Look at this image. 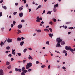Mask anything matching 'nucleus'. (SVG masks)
I'll return each mask as SVG.
<instances>
[{"mask_svg":"<svg viewBox=\"0 0 75 75\" xmlns=\"http://www.w3.org/2000/svg\"><path fill=\"white\" fill-rule=\"evenodd\" d=\"M27 48H25V49H24L23 51V52H24V53H25L26 51H27Z\"/></svg>","mask_w":75,"mask_h":75,"instance_id":"cd10ccee","label":"nucleus"},{"mask_svg":"<svg viewBox=\"0 0 75 75\" xmlns=\"http://www.w3.org/2000/svg\"><path fill=\"white\" fill-rule=\"evenodd\" d=\"M23 6H21L19 8V11H21L22 10H23Z\"/></svg>","mask_w":75,"mask_h":75,"instance_id":"ddd939ff","label":"nucleus"},{"mask_svg":"<svg viewBox=\"0 0 75 75\" xmlns=\"http://www.w3.org/2000/svg\"><path fill=\"white\" fill-rule=\"evenodd\" d=\"M21 38L22 40H24L25 39V38H24L23 37H21Z\"/></svg>","mask_w":75,"mask_h":75,"instance_id":"49530a36","label":"nucleus"},{"mask_svg":"<svg viewBox=\"0 0 75 75\" xmlns=\"http://www.w3.org/2000/svg\"><path fill=\"white\" fill-rule=\"evenodd\" d=\"M2 16V12H1L0 13V17H1Z\"/></svg>","mask_w":75,"mask_h":75,"instance_id":"864d4df0","label":"nucleus"},{"mask_svg":"<svg viewBox=\"0 0 75 75\" xmlns=\"http://www.w3.org/2000/svg\"><path fill=\"white\" fill-rule=\"evenodd\" d=\"M41 6L39 5V6H38V8L36 9V10H38V8H41Z\"/></svg>","mask_w":75,"mask_h":75,"instance_id":"412c9836","label":"nucleus"},{"mask_svg":"<svg viewBox=\"0 0 75 75\" xmlns=\"http://www.w3.org/2000/svg\"><path fill=\"white\" fill-rule=\"evenodd\" d=\"M4 45H3V42H1V44H0V45L1 46V47L3 46Z\"/></svg>","mask_w":75,"mask_h":75,"instance_id":"aec40b11","label":"nucleus"},{"mask_svg":"<svg viewBox=\"0 0 75 75\" xmlns=\"http://www.w3.org/2000/svg\"><path fill=\"white\" fill-rule=\"evenodd\" d=\"M21 22L22 23H24V22H25V21L24 20H22L21 21Z\"/></svg>","mask_w":75,"mask_h":75,"instance_id":"c9c22d12","label":"nucleus"},{"mask_svg":"<svg viewBox=\"0 0 75 75\" xmlns=\"http://www.w3.org/2000/svg\"><path fill=\"white\" fill-rule=\"evenodd\" d=\"M36 64H40V62L38 61H37L36 62Z\"/></svg>","mask_w":75,"mask_h":75,"instance_id":"c03bdc74","label":"nucleus"},{"mask_svg":"<svg viewBox=\"0 0 75 75\" xmlns=\"http://www.w3.org/2000/svg\"><path fill=\"white\" fill-rule=\"evenodd\" d=\"M49 35L50 37H51V38H52V36H53V33H52V34L50 33Z\"/></svg>","mask_w":75,"mask_h":75,"instance_id":"4468645a","label":"nucleus"},{"mask_svg":"<svg viewBox=\"0 0 75 75\" xmlns=\"http://www.w3.org/2000/svg\"><path fill=\"white\" fill-rule=\"evenodd\" d=\"M18 55V56H21V53H17Z\"/></svg>","mask_w":75,"mask_h":75,"instance_id":"e433bc0d","label":"nucleus"},{"mask_svg":"<svg viewBox=\"0 0 75 75\" xmlns=\"http://www.w3.org/2000/svg\"><path fill=\"white\" fill-rule=\"evenodd\" d=\"M24 42L22 41L20 43V45L21 46H23V44H24Z\"/></svg>","mask_w":75,"mask_h":75,"instance_id":"9b49d317","label":"nucleus"},{"mask_svg":"<svg viewBox=\"0 0 75 75\" xmlns=\"http://www.w3.org/2000/svg\"><path fill=\"white\" fill-rule=\"evenodd\" d=\"M4 72H3V70L1 69L0 70V75H4Z\"/></svg>","mask_w":75,"mask_h":75,"instance_id":"20e7f679","label":"nucleus"},{"mask_svg":"<svg viewBox=\"0 0 75 75\" xmlns=\"http://www.w3.org/2000/svg\"><path fill=\"white\" fill-rule=\"evenodd\" d=\"M50 24H51V25H52L53 23L52 21H50L49 23Z\"/></svg>","mask_w":75,"mask_h":75,"instance_id":"37998d69","label":"nucleus"},{"mask_svg":"<svg viewBox=\"0 0 75 75\" xmlns=\"http://www.w3.org/2000/svg\"><path fill=\"white\" fill-rule=\"evenodd\" d=\"M19 16L20 17H22L23 16V13H19Z\"/></svg>","mask_w":75,"mask_h":75,"instance_id":"0eeeda50","label":"nucleus"},{"mask_svg":"<svg viewBox=\"0 0 75 75\" xmlns=\"http://www.w3.org/2000/svg\"><path fill=\"white\" fill-rule=\"evenodd\" d=\"M3 2V0L0 1V3H2V2Z\"/></svg>","mask_w":75,"mask_h":75,"instance_id":"338daca9","label":"nucleus"},{"mask_svg":"<svg viewBox=\"0 0 75 75\" xmlns=\"http://www.w3.org/2000/svg\"><path fill=\"white\" fill-rule=\"evenodd\" d=\"M13 26H14V24H11V28H13Z\"/></svg>","mask_w":75,"mask_h":75,"instance_id":"4c0bfd02","label":"nucleus"},{"mask_svg":"<svg viewBox=\"0 0 75 75\" xmlns=\"http://www.w3.org/2000/svg\"><path fill=\"white\" fill-rule=\"evenodd\" d=\"M6 64L7 65H10V62L8 61L6 62Z\"/></svg>","mask_w":75,"mask_h":75,"instance_id":"b1692460","label":"nucleus"},{"mask_svg":"<svg viewBox=\"0 0 75 75\" xmlns=\"http://www.w3.org/2000/svg\"><path fill=\"white\" fill-rule=\"evenodd\" d=\"M23 1H24V4H25V3H26V0H24Z\"/></svg>","mask_w":75,"mask_h":75,"instance_id":"052dcab7","label":"nucleus"},{"mask_svg":"<svg viewBox=\"0 0 75 75\" xmlns=\"http://www.w3.org/2000/svg\"><path fill=\"white\" fill-rule=\"evenodd\" d=\"M62 69H66V68H65V67H63Z\"/></svg>","mask_w":75,"mask_h":75,"instance_id":"3c124183","label":"nucleus"},{"mask_svg":"<svg viewBox=\"0 0 75 75\" xmlns=\"http://www.w3.org/2000/svg\"><path fill=\"white\" fill-rule=\"evenodd\" d=\"M23 26V25L21 24H20L18 26V28L20 29V28H22V27Z\"/></svg>","mask_w":75,"mask_h":75,"instance_id":"6e6552de","label":"nucleus"},{"mask_svg":"<svg viewBox=\"0 0 75 75\" xmlns=\"http://www.w3.org/2000/svg\"><path fill=\"white\" fill-rule=\"evenodd\" d=\"M70 50L71 52H73V51H74V49L72 48L71 49V48H70Z\"/></svg>","mask_w":75,"mask_h":75,"instance_id":"f704fd0d","label":"nucleus"},{"mask_svg":"<svg viewBox=\"0 0 75 75\" xmlns=\"http://www.w3.org/2000/svg\"><path fill=\"white\" fill-rule=\"evenodd\" d=\"M32 65L33 64H32V63L30 62H29L27 64V65H28L29 67V68H30V67H31V66H32Z\"/></svg>","mask_w":75,"mask_h":75,"instance_id":"423d86ee","label":"nucleus"},{"mask_svg":"<svg viewBox=\"0 0 75 75\" xmlns=\"http://www.w3.org/2000/svg\"><path fill=\"white\" fill-rule=\"evenodd\" d=\"M65 42L64 41H62V42L61 43V45H64L65 44Z\"/></svg>","mask_w":75,"mask_h":75,"instance_id":"dca6fc26","label":"nucleus"},{"mask_svg":"<svg viewBox=\"0 0 75 75\" xmlns=\"http://www.w3.org/2000/svg\"><path fill=\"white\" fill-rule=\"evenodd\" d=\"M35 31L37 32V33H41V30L40 29H36Z\"/></svg>","mask_w":75,"mask_h":75,"instance_id":"1a4fd4ad","label":"nucleus"},{"mask_svg":"<svg viewBox=\"0 0 75 75\" xmlns=\"http://www.w3.org/2000/svg\"><path fill=\"white\" fill-rule=\"evenodd\" d=\"M51 68V66L50 65H49L48 66V69H50Z\"/></svg>","mask_w":75,"mask_h":75,"instance_id":"5fc2aeb1","label":"nucleus"},{"mask_svg":"<svg viewBox=\"0 0 75 75\" xmlns=\"http://www.w3.org/2000/svg\"><path fill=\"white\" fill-rule=\"evenodd\" d=\"M60 67H61V66L58 65L57 66V68H58V69L60 68Z\"/></svg>","mask_w":75,"mask_h":75,"instance_id":"0e129e2a","label":"nucleus"},{"mask_svg":"<svg viewBox=\"0 0 75 75\" xmlns=\"http://www.w3.org/2000/svg\"><path fill=\"white\" fill-rule=\"evenodd\" d=\"M11 61H14V59H13V58H12L11 59Z\"/></svg>","mask_w":75,"mask_h":75,"instance_id":"680f3d73","label":"nucleus"},{"mask_svg":"<svg viewBox=\"0 0 75 75\" xmlns=\"http://www.w3.org/2000/svg\"><path fill=\"white\" fill-rule=\"evenodd\" d=\"M13 24H14V25H15L16 24V22L14 21H13Z\"/></svg>","mask_w":75,"mask_h":75,"instance_id":"a18cd8bd","label":"nucleus"},{"mask_svg":"<svg viewBox=\"0 0 75 75\" xmlns=\"http://www.w3.org/2000/svg\"><path fill=\"white\" fill-rule=\"evenodd\" d=\"M73 27H70L69 28V29H70V30H72L73 29Z\"/></svg>","mask_w":75,"mask_h":75,"instance_id":"a19ab883","label":"nucleus"},{"mask_svg":"<svg viewBox=\"0 0 75 75\" xmlns=\"http://www.w3.org/2000/svg\"><path fill=\"white\" fill-rule=\"evenodd\" d=\"M29 68H30V67H29V66H28L27 64L26 66V69H29Z\"/></svg>","mask_w":75,"mask_h":75,"instance_id":"a878e982","label":"nucleus"},{"mask_svg":"<svg viewBox=\"0 0 75 75\" xmlns=\"http://www.w3.org/2000/svg\"><path fill=\"white\" fill-rule=\"evenodd\" d=\"M49 30L50 31V32H52V28H49Z\"/></svg>","mask_w":75,"mask_h":75,"instance_id":"473e14b6","label":"nucleus"},{"mask_svg":"<svg viewBox=\"0 0 75 75\" xmlns=\"http://www.w3.org/2000/svg\"><path fill=\"white\" fill-rule=\"evenodd\" d=\"M24 73H25L26 72H28V71L27 70H24L23 71Z\"/></svg>","mask_w":75,"mask_h":75,"instance_id":"bb28decb","label":"nucleus"},{"mask_svg":"<svg viewBox=\"0 0 75 75\" xmlns=\"http://www.w3.org/2000/svg\"><path fill=\"white\" fill-rule=\"evenodd\" d=\"M46 44H47V45H49L50 42H49V41H47L46 42Z\"/></svg>","mask_w":75,"mask_h":75,"instance_id":"4be33fe9","label":"nucleus"},{"mask_svg":"<svg viewBox=\"0 0 75 75\" xmlns=\"http://www.w3.org/2000/svg\"><path fill=\"white\" fill-rule=\"evenodd\" d=\"M70 23H71V22H67L66 23V24H70Z\"/></svg>","mask_w":75,"mask_h":75,"instance_id":"774afa93","label":"nucleus"},{"mask_svg":"<svg viewBox=\"0 0 75 75\" xmlns=\"http://www.w3.org/2000/svg\"><path fill=\"white\" fill-rule=\"evenodd\" d=\"M21 75H25V73L23 71L21 73Z\"/></svg>","mask_w":75,"mask_h":75,"instance_id":"58836bf2","label":"nucleus"},{"mask_svg":"<svg viewBox=\"0 0 75 75\" xmlns=\"http://www.w3.org/2000/svg\"><path fill=\"white\" fill-rule=\"evenodd\" d=\"M17 31H18V33H17L18 34H19L20 33H21V31L19 29Z\"/></svg>","mask_w":75,"mask_h":75,"instance_id":"f8f14e48","label":"nucleus"},{"mask_svg":"<svg viewBox=\"0 0 75 75\" xmlns=\"http://www.w3.org/2000/svg\"><path fill=\"white\" fill-rule=\"evenodd\" d=\"M44 30L45 31L49 32V30L47 28L45 29H44Z\"/></svg>","mask_w":75,"mask_h":75,"instance_id":"6ab92c4d","label":"nucleus"},{"mask_svg":"<svg viewBox=\"0 0 75 75\" xmlns=\"http://www.w3.org/2000/svg\"><path fill=\"white\" fill-rule=\"evenodd\" d=\"M45 67H46V66L44 65H42L41 66V68H45Z\"/></svg>","mask_w":75,"mask_h":75,"instance_id":"7c9ffc66","label":"nucleus"},{"mask_svg":"<svg viewBox=\"0 0 75 75\" xmlns=\"http://www.w3.org/2000/svg\"><path fill=\"white\" fill-rule=\"evenodd\" d=\"M24 69H25V67H23L22 68V71H24Z\"/></svg>","mask_w":75,"mask_h":75,"instance_id":"c85d7f7f","label":"nucleus"},{"mask_svg":"<svg viewBox=\"0 0 75 75\" xmlns=\"http://www.w3.org/2000/svg\"><path fill=\"white\" fill-rule=\"evenodd\" d=\"M12 52H14L15 51V49H14L13 50V49H12Z\"/></svg>","mask_w":75,"mask_h":75,"instance_id":"4d7b16f0","label":"nucleus"},{"mask_svg":"<svg viewBox=\"0 0 75 75\" xmlns=\"http://www.w3.org/2000/svg\"><path fill=\"white\" fill-rule=\"evenodd\" d=\"M32 71V69H29L28 70V72H30V71Z\"/></svg>","mask_w":75,"mask_h":75,"instance_id":"ea45409f","label":"nucleus"},{"mask_svg":"<svg viewBox=\"0 0 75 75\" xmlns=\"http://www.w3.org/2000/svg\"><path fill=\"white\" fill-rule=\"evenodd\" d=\"M71 48V47L70 46L68 47L67 46H66L65 47V49H66V50H69V51L70 50Z\"/></svg>","mask_w":75,"mask_h":75,"instance_id":"7ed1b4c3","label":"nucleus"},{"mask_svg":"<svg viewBox=\"0 0 75 75\" xmlns=\"http://www.w3.org/2000/svg\"><path fill=\"white\" fill-rule=\"evenodd\" d=\"M12 54L13 55H15L16 54V52H12Z\"/></svg>","mask_w":75,"mask_h":75,"instance_id":"8fccbe9b","label":"nucleus"},{"mask_svg":"<svg viewBox=\"0 0 75 75\" xmlns=\"http://www.w3.org/2000/svg\"><path fill=\"white\" fill-rule=\"evenodd\" d=\"M28 59H31L32 60V59H33V57L31 56H29L28 57Z\"/></svg>","mask_w":75,"mask_h":75,"instance_id":"a211bd4d","label":"nucleus"},{"mask_svg":"<svg viewBox=\"0 0 75 75\" xmlns=\"http://www.w3.org/2000/svg\"><path fill=\"white\" fill-rule=\"evenodd\" d=\"M11 65H9V66H8L7 68L8 69H11Z\"/></svg>","mask_w":75,"mask_h":75,"instance_id":"f3484780","label":"nucleus"},{"mask_svg":"<svg viewBox=\"0 0 75 75\" xmlns=\"http://www.w3.org/2000/svg\"><path fill=\"white\" fill-rule=\"evenodd\" d=\"M27 61V60H24L23 61V63L24 64H25V62Z\"/></svg>","mask_w":75,"mask_h":75,"instance_id":"393cba45","label":"nucleus"},{"mask_svg":"<svg viewBox=\"0 0 75 75\" xmlns=\"http://www.w3.org/2000/svg\"><path fill=\"white\" fill-rule=\"evenodd\" d=\"M62 41V39H61L60 38H57L56 39V42H57V43L56 45V47H60L61 48L62 46L60 45V42Z\"/></svg>","mask_w":75,"mask_h":75,"instance_id":"f257e3e1","label":"nucleus"},{"mask_svg":"<svg viewBox=\"0 0 75 75\" xmlns=\"http://www.w3.org/2000/svg\"><path fill=\"white\" fill-rule=\"evenodd\" d=\"M6 50H9L10 49V47L8 46L6 47Z\"/></svg>","mask_w":75,"mask_h":75,"instance_id":"79ce46f5","label":"nucleus"},{"mask_svg":"<svg viewBox=\"0 0 75 75\" xmlns=\"http://www.w3.org/2000/svg\"><path fill=\"white\" fill-rule=\"evenodd\" d=\"M28 10H29V12H30L31 11V10L30 8H28Z\"/></svg>","mask_w":75,"mask_h":75,"instance_id":"bf43d9fd","label":"nucleus"},{"mask_svg":"<svg viewBox=\"0 0 75 75\" xmlns=\"http://www.w3.org/2000/svg\"><path fill=\"white\" fill-rule=\"evenodd\" d=\"M54 8L53 9V11H54V12H56L57 11V10L56 9V8Z\"/></svg>","mask_w":75,"mask_h":75,"instance_id":"2eb2a0df","label":"nucleus"},{"mask_svg":"<svg viewBox=\"0 0 75 75\" xmlns=\"http://www.w3.org/2000/svg\"><path fill=\"white\" fill-rule=\"evenodd\" d=\"M28 50H30V51H31V50H32V49L31 48H29Z\"/></svg>","mask_w":75,"mask_h":75,"instance_id":"69168bd1","label":"nucleus"},{"mask_svg":"<svg viewBox=\"0 0 75 75\" xmlns=\"http://www.w3.org/2000/svg\"><path fill=\"white\" fill-rule=\"evenodd\" d=\"M11 56H12V55L11 54H9L8 55V57H11Z\"/></svg>","mask_w":75,"mask_h":75,"instance_id":"13d9d810","label":"nucleus"},{"mask_svg":"<svg viewBox=\"0 0 75 75\" xmlns=\"http://www.w3.org/2000/svg\"><path fill=\"white\" fill-rule=\"evenodd\" d=\"M51 12L50 11H49L47 13V14H50V15H51Z\"/></svg>","mask_w":75,"mask_h":75,"instance_id":"72a5a7b5","label":"nucleus"},{"mask_svg":"<svg viewBox=\"0 0 75 75\" xmlns=\"http://www.w3.org/2000/svg\"><path fill=\"white\" fill-rule=\"evenodd\" d=\"M18 71H19V72H21V69H18Z\"/></svg>","mask_w":75,"mask_h":75,"instance_id":"603ef678","label":"nucleus"},{"mask_svg":"<svg viewBox=\"0 0 75 75\" xmlns=\"http://www.w3.org/2000/svg\"><path fill=\"white\" fill-rule=\"evenodd\" d=\"M56 7H58V4H55L54 6V8H56Z\"/></svg>","mask_w":75,"mask_h":75,"instance_id":"9d476101","label":"nucleus"},{"mask_svg":"<svg viewBox=\"0 0 75 75\" xmlns=\"http://www.w3.org/2000/svg\"><path fill=\"white\" fill-rule=\"evenodd\" d=\"M17 12H14L13 13V15H16V14H17Z\"/></svg>","mask_w":75,"mask_h":75,"instance_id":"09e8293b","label":"nucleus"},{"mask_svg":"<svg viewBox=\"0 0 75 75\" xmlns=\"http://www.w3.org/2000/svg\"><path fill=\"white\" fill-rule=\"evenodd\" d=\"M37 20H36V22L38 23L40 22V20H42V18H40L39 16L37 17L36 18Z\"/></svg>","mask_w":75,"mask_h":75,"instance_id":"f03ea898","label":"nucleus"},{"mask_svg":"<svg viewBox=\"0 0 75 75\" xmlns=\"http://www.w3.org/2000/svg\"><path fill=\"white\" fill-rule=\"evenodd\" d=\"M15 70L16 71V72H17V71H18V69H17V68H16L15 69Z\"/></svg>","mask_w":75,"mask_h":75,"instance_id":"de8ad7c7","label":"nucleus"},{"mask_svg":"<svg viewBox=\"0 0 75 75\" xmlns=\"http://www.w3.org/2000/svg\"><path fill=\"white\" fill-rule=\"evenodd\" d=\"M53 21L54 22H56L57 21V20L56 19H53Z\"/></svg>","mask_w":75,"mask_h":75,"instance_id":"e2e57ef3","label":"nucleus"},{"mask_svg":"<svg viewBox=\"0 0 75 75\" xmlns=\"http://www.w3.org/2000/svg\"><path fill=\"white\" fill-rule=\"evenodd\" d=\"M17 40L18 41H21V38H18L17 39Z\"/></svg>","mask_w":75,"mask_h":75,"instance_id":"5701e85b","label":"nucleus"},{"mask_svg":"<svg viewBox=\"0 0 75 75\" xmlns=\"http://www.w3.org/2000/svg\"><path fill=\"white\" fill-rule=\"evenodd\" d=\"M13 41V40L11 39L8 38L7 39V42H8L10 43V42H12Z\"/></svg>","mask_w":75,"mask_h":75,"instance_id":"39448f33","label":"nucleus"},{"mask_svg":"<svg viewBox=\"0 0 75 75\" xmlns=\"http://www.w3.org/2000/svg\"><path fill=\"white\" fill-rule=\"evenodd\" d=\"M62 52L64 54H65L66 53H67V51L65 50H64Z\"/></svg>","mask_w":75,"mask_h":75,"instance_id":"c756f323","label":"nucleus"},{"mask_svg":"<svg viewBox=\"0 0 75 75\" xmlns=\"http://www.w3.org/2000/svg\"><path fill=\"white\" fill-rule=\"evenodd\" d=\"M15 6H18V3H15Z\"/></svg>","mask_w":75,"mask_h":75,"instance_id":"6e6d98bb","label":"nucleus"},{"mask_svg":"<svg viewBox=\"0 0 75 75\" xmlns=\"http://www.w3.org/2000/svg\"><path fill=\"white\" fill-rule=\"evenodd\" d=\"M3 8L4 9V10H7V7L6 6H3Z\"/></svg>","mask_w":75,"mask_h":75,"instance_id":"2f4dec72","label":"nucleus"}]
</instances>
